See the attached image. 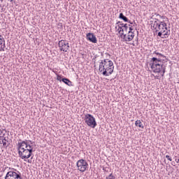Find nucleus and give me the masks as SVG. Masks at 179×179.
Here are the masks:
<instances>
[{
    "label": "nucleus",
    "mask_w": 179,
    "mask_h": 179,
    "mask_svg": "<svg viewBox=\"0 0 179 179\" xmlns=\"http://www.w3.org/2000/svg\"><path fill=\"white\" fill-rule=\"evenodd\" d=\"M17 146L18 155L21 159H29V157H31L33 145H30L27 141H21L17 143Z\"/></svg>",
    "instance_id": "1"
},
{
    "label": "nucleus",
    "mask_w": 179,
    "mask_h": 179,
    "mask_svg": "<svg viewBox=\"0 0 179 179\" xmlns=\"http://www.w3.org/2000/svg\"><path fill=\"white\" fill-rule=\"evenodd\" d=\"M162 59L157 57H152L150 60V66L154 73H160L162 72V76H164L166 73V66L162 64Z\"/></svg>",
    "instance_id": "2"
},
{
    "label": "nucleus",
    "mask_w": 179,
    "mask_h": 179,
    "mask_svg": "<svg viewBox=\"0 0 179 179\" xmlns=\"http://www.w3.org/2000/svg\"><path fill=\"white\" fill-rule=\"evenodd\" d=\"M152 27L154 30H155V33H158V36L162 37L163 34L166 33V31L167 30V24L164 21L159 22H154Z\"/></svg>",
    "instance_id": "3"
},
{
    "label": "nucleus",
    "mask_w": 179,
    "mask_h": 179,
    "mask_svg": "<svg viewBox=\"0 0 179 179\" xmlns=\"http://www.w3.org/2000/svg\"><path fill=\"white\" fill-rule=\"evenodd\" d=\"M84 121L88 127H90L91 128H96L97 126V123L96 122V119L93 115L90 114H87L85 115Z\"/></svg>",
    "instance_id": "4"
},
{
    "label": "nucleus",
    "mask_w": 179,
    "mask_h": 179,
    "mask_svg": "<svg viewBox=\"0 0 179 179\" xmlns=\"http://www.w3.org/2000/svg\"><path fill=\"white\" fill-rule=\"evenodd\" d=\"M113 65H114L113 61L105 59L99 62V72H103L108 66H113Z\"/></svg>",
    "instance_id": "5"
},
{
    "label": "nucleus",
    "mask_w": 179,
    "mask_h": 179,
    "mask_svg": "<svg viewBox=\"0 0 179 179\" xmlns=\"http://www.w3.org/2000/svg\"><path fill=\"white\" fill-rule=\"evenodd\" d=\"M76 166L79 171H80L81 173H85V171L89 166V164H87V162H86V160L81 159L77 162Z\"/></svg>",
    "instance_id": "6"
},
{
    "label": "nucleus",
    "mask_w": 179,
    "mask_h": 179,
    "mask_svg": "<svg viewBox=\"0 0 179 179\" xmlns=\"http://www.w3.org/2000/svg\"><path fill=\"white\" fill-rule=\"evenodd\" d=\"M59 48H60V51H64V52H67L68 50H69V43L66 40H61L59 41Z\"/></svg>",
    "instance_id": "7"
},
{
    "label": "nucleus",
    "mask_w": 179,
    "mask_h": 179,
    "mask_svg": "<svg viewBox=\"0 0 179 179\" xmlns=\"http://www.w3.org/2000/svg\"><path fill=\"white\" fill-rule=\"evenodd\" d=\"M5 179H22L20 176V173H17L15 171H8L5 177Z\"/></svg>",
    "instance_id": "8"
},
{
    "label": "nucleus",
    "mask_w": 179,
    "mask_h": 179,
    "mask_svg": "<svg viewBox=\"0 0 179 179\" xmlns=\"http://www.w3.org/2000/svg\"><path fill=\"white\" fill-rule=\"evenodd\" d=\"M87 40L90 41V43H94V44L97 43V38L93 33H87L86 35Z\"/></svg>",
    "instance_id": "9"
},
{
    "label": "nucleus",
    "mask_w": 179,
    "mask_h": 179,
    "mask_svg": "<svg viewBox=\"0 0 179 179\" xmlns=\"http://www.w3.org/2000/svg\"><path fill=\"white\" fill-rule=\"evenodd\" d=\"M113 72H114V65L108 66L105 71H102V75L103 76H110V75L113 74Z\"/></svg>",
    "instance_id": "10"
},
{
    "label": "nucleus",
    "mask_w": 179,
    "mask_h": 179,
    "mask_svg": "<svg viewBox=\"0 0 179 179\" xmlns=\"http://www.w3.org/2000/svg\"><path fill=\"white\" fill-rule=\"evenodd\" d=\"M127 38L129 41H132L134 40V37H135V33L133 31L132 27H130V31H127Z\"/></svg>",
    "instance_id": "11"
},
{
    "label": "nucleus",
    "mask_w": 179,
    "mask_h": 179,
    "mask_svg": "<svg viewBox=\"0 0 179 179\" xmlns=\"http://www.w3.org/2000/svg\"><path fill=\"white\" fill-rule=\"evenodd\" d=\"M62 82H63V83H65V85H67V86H73V84H72V81H70L69 78H62Z\"/></svg>",
    "instance_id": "12"
},
{
    "label": "nucleus",
    "mask_w": 179,
    "mask_h": 179,
    "mask_svg": "<svg viewBox=\"0 0 179 179\" xmlns=\"http://www.w3.org/2000/svg\"><path fill=\"white\" fill-rule=\"evenodd\" d=\"M119 19H121L124 22H129L128 17H127L122 13H120L119 15Z\"/></svg>",
    "instance_id": "13"
},
{
    "label": "nucleus",
    "mask_w": 179,
    "mask_h": 179,
    "mask_svg": "<svg viewBox=\"0 0 179 179\" xmlns=\"http://www.w3.org/2000/svg\"><path fill=\"white\" fill-rule=\"evenodd\" d=\"M3 146H4V148H8V146H9V145H10V143H8V140H6V137H3V138L1 141Z\"/></svg>",
    "instance_id": "14"
},
{
    "label": "nucleus",
    "mask_w": 179,
    "mask_h": 179,
    "mask_svg": "<svg viewBox=\"0 0 179 179\" xmlns=\"http://www.w3.org/2000/svg\"><path fill=\"white\" fill-rule=\"evenodd\" d=\"M120 37L121 38H122L123 41H129V39H128V36L127 35V34H124L123 32H122L120 34Z\"/></svg>",
    "instance_id": "15"
},
{
    "label": "nucleus",
    "mask_w": 179,
    "mask_h": 179,
    "mask_svg": "<svg viewBox=\"0 0 179 179\" xmlns=\"http://www.w3.org/2000/svg\"><path fill=\"white\" fill-rule=\"evenodd\" d=\"M135 125L136 127H138V128H141L142 129H143L144 128L143 124L142 123V122H141V120H136L135 122Z\"/></svg>",
    "instance_id": "16"
},
{
    "label": "nucleus",
    "mask_w": 179,
    "mask_h": 179,
    "mask_svg": "<svg viewBox=\"0 0 179 179\" xmlns=\"http://www.w3.org/2000/svg\"><path fill=\"white\" fill-rule=\"evenodd\" d=\"M170 36V30L169 31H166L164 34H162V35L159 37H161V38H166L167 36Z\"/></svg>",
    "instance_id": "17"
},
{
    "label": "nucleus",
    "mask_w": 179,
    "mask_h": 179,
    "mask_svg": "<svg viewBox=\"0 0 179 179\" xmlns=\"http://www.w3.org/2000/svg\"><path fill=\"white\" fill-rule=\"evenodd\" d=\"M128 24H124V27H123V32L125 31V33H128V29H129Z\"/></svg>",
    "instance_id": "18"
},
{
    "label": "nucleus",
    "mask_w": 179,
    "mask_h": 179,
    "mask_svg": "<svg viewBox=\"0 0 179 179\" xmlns=\"http://www.w3.org/2000/svg\"><path fill=\"white\" fill-rule=\"evenodd\" d=\"M118 26V29H117V31L119 32V34L121 35V33H124V29L122 27L120 26V25H117Z\"/></svg>",
    "instance_id": "19"
},
{
    "label": "nucleus",
    "mask_w": 179,
    "mask_h": 179,
    "mask_svg": "<svg viewBox=\"0 0 179 179\" xmlns=\"http://www.w3.org/2000/svg\"><path fill=\"white\" fill-rule=\"evenodd\" d=\"M155 16H157V17H161V19H169L167 17H166V16L164 15H161L159 14H157V13H155Z\"/></svg>",
    "instance_id": "20"
},
{
    "label": "nucleus",
    "mask_w": 179,
    "mask_h": 179,
    "mask_svg": "<svg viewBox=\"0 0 179 179\" xmlns=\"http://www.w3.org/2000/svg\"><path fill=\"white\" fill-rule=\"evenodd\" d=\"M153 54H155L156 55H159V57H162V58H166V57L164 56V55L162 54V53H159L157 51H155L153 52Z\"/></svg>",
    "instance_id": "21"
},
{
    "label": "nucleus",
    "mask_w": 179,
    "mask_h": 179,
    "mask_svg": "<svg viewBox=\"0 0 179 179\" xmlns=\"http://www.w3.org/2000/svg\"><path fill=\"white\" fill-rule=\"evenodd\" d=\"M20 141L22 142V140H20ZM22 142H27V143L31 145V146H33V144L34 143V142H33L30 140H25V141H23Z\"/></svg>",
    "instance_id": "22"
},
{
    "label": "nucleus",
    "mask_w": 179,
    "mask_h": 179,
    "mask_svg": "<svg viewBox=\"0 0 179 179\" xmlns=\"http://www.w3.org/2000/svg\"><path fill=\"white\" fill-rule=\"evenodd\" d=\"M106 179H115V176L113 173H110L108 176L106 177Z\"/></svg>",
    "instance_id": "23"
},
{
    "label": "nucleus",
    "mask_w": 179,
    "mask_h": 179,
    "mask_svg": "<svg viewBox=\"0 0 179 179\" xmlns=\"http://www.w3.org/2000/svg\"><path fill=\"white\" fill-rule=\"evenodd\" d=\"M57 80H59V82H62V77L61 76V75L57 76Z\"/></svg>",
    "instance_id": "24"
},
{
    "label": "nucleus",
    "mask_w": 179,
    "mask_h": 179,
    "mask_svg": "<svg viewBox=\"0 0 179 179\" xmlns=\"http://www.w3.org/2000/svg\"><path fill=\"white\" fill-rule=\"evenodd\" d=\"M131 27L133 29V31H134V29H136V22H135V21H134L133 25L131 26Z\"/></svg>",
    "instance_id": "25"
},
{
    "label": "nucleus",
    "mask_w": 179,
    "mask_h": 179,
    "mask_svg": "<svg viewBox=\"0 0 179 179\" xmlns=\"http://www.w3.org/2000/svg\"><path fill=\"white\" fill-rule=\"evenodd\" d=\"M3 43V41L2 40V36L0 35V45H2ZM1 50L3 49L0 48V52Z\"/></svg>",
    "instance_id": "26"
},
{
    "label": "nucleus",
    "mask_w": 179,
    "mask_h": 179,
    "mask_svg": "<svg viewBox=\"0 0 179 179\" xmlns=\"http://www.w3.org/2000/svg\"><path fill=\"white\" fill-rule=\"evenodd\" d=\"M5 41H3V46L1 45V47H0V48H2V50H1V51H5Z\"/></svg>",
    "instance_id": "27"
},
{
    "label": "nucleus",
    "mask_w": 179,
    "mask_h": 179,
    "mask_svg": "<svg viewBox=\"0 0 179 179\" xmlns=\"http://www.w3.org/2000/svg\"><path fill=\"white\" fill-rule=\"evenodd\" d=\"M166 158L168 159V160H169V162H172V159L171 157H170V155H166Z\"/></svg>",
    "instance_id": "28"
},
{
    "label": "nucleus",
    "mask_w": 179,
    "mask_h": 179,
    "mask_svg": "<svg viewBox=\"0 0 179 179\" xmlns=\"http://www.w3.org/2000/svg\"><path fill=\"white\" fill-rule=\"evenodd\" d=\"M154 22H156V23H160V22H162V21H160V20H159V19H157V18H154Z\"/></svg>",
    "instance_id": "29"
},
{
    "label": "nucleus",
    "mask_w": 179,
    "mask_h": 179,
    "mask_svg": "<svg viewBox=\"0 0 179 179\" xmlns=\"http://www.w3.org/2000/svg\"><path fill=\"white\" fill-rule=\"evenodd\" d=\"M127 23H129V24H134V21L131 22V20H129V22H127Z\"/></svg>",
    "instance_id": "30"
},
{
    "label": "nucleus",
    "mask_w": 179,
    "mask_h": 179,
    "mask_svg": "<svg viewBox=\"0 0 179 179\" xmlns=\"http://www.w3.org/2000/svg\"><path fill=\"white\" fill-rule=\"evenodd\" d=\"M124 25H125V24H120L118 26H120V27H124Z\"/></svg>",
    "instance_id": "31"
},
{
    "label": "nucleus",
    "mask_w": 179,
    "mask_h": 179,
    "mask_svg": "<svg viewBox=\"0 0 179 179\" xmlns=\"http://www.w3.org/2000/svg\"><path fill=\"white\" fill-rule=\"evenodd\" d=\"M129 27V31H130L131 29V26H132V24H129V25H127Z\"/></svg>",
    "instance_id": "32"
},
{
    "label": "nucleus",
    "mask_w": 179,
    "mask_h": 179,
    "mask_svg": "<svg viewBox=\"0 0 179 179\" xmlns=\"http://www.w3.org/2000/svg\"><path fill=\"white\" fill-rule=\"evenodd\" d=\"M103 171H108L107 168H103Z\"/></svg>",
    "instance_id": "33"
},
{
    "label": "nucleus",
    "mask_w": 179,
    "mask_h": 179,
    "mask_svg": "<svg viewBox=\"0 0 179 179\" xmlns=\"http://www.w3.org/2000/svg\"><path fill=\"white\" fill-rule=\"evenodd\" d=\"M3 132V131L0 129V135H2Z\"/></svg>",
    "instance_id": "34"
},
{
    "label": "nucleus",
    "mask_w": 179,
    "mask_h": 179,
    "mask_svg": "<svg viewBox=\"0 0 179 179\" xmlns=\"http://www.w3.org/2000/svg\"><path fill=\"white\" fill-rule=\"evenodd\" d=\"M116 24H121V22H117V23H116Z\"/></svg>",
    "instance_id": "35"
},
{
    "label": "nucleus",
    "mask_w": 179,
    "mask_h": 179,
    "mask_svg": "<svg viewBox=\"0 0 179 179\" xmlns=\"http://www.w3.org/2000/svg\"><path fill=\"white\" fill-rule=\"evenodd\" d=\"M94 66L96 67V62H94Z\"/></svg>",
    "instance_id": "36"
},
{
    "label": "nucleus",
    "mask_w": 179,
    "mask_h": 179,
    "mask_svg": "<svg viewBox=\"0 0 179 179\" xmlns=\"http://www.w3.org/2000/svg\"><path fill=\"white\" fill-rule=\"evenodd\" d=\"M28 163H31V160L29 159Z\"/></svg>",
    "instance_id": "37"
},
{
    "label": "nucleus",
    "mask_w": 179,
    "mask_h": 179,
    "mask_svg": "<svg viewBox=\"0 0 179 179\" xmlns=\"http://www.w3.org/2000/svg\"><path fill=\"white\" fill-rule=\"evenodd\" d=\"M8 1H9L10 2H13V0H8Z\"/></svg>",
    "instance_id": "38"
},
{
    "label": "nucleus",
    "mask_w": 179,
    "mask_h": 179,
    "mask_svg": "<svg viewBox=\"0 0 179 179\" xmlns=\"http://www.w3.org/2000/svg\"><path fill=\"white\" fill-rule=\"evenodd\" d=\"M176 163H179V159L176 160Z\"/></svg>",
    "instance_id": "39"
},
{
    "label": "nucleus",
    "mask_w": 179,
    "mask_h": 179,
    "mask_svg": "<svg viewBox=\"0 0 179 179\" xmlns=\"http://www.w3.org/2000/svg\"><path fill=\"white\" fill-rule=\"evenodd\" d=\"M59 26H61V27H62V24H59Z\"/></svg>",
    "instance_id": "40"
},
{
    "label": "nucleus",
    "mask_w": 179,
    "mask_h": 179,
    "mask_svg": "<svg viewBox=\"0 0 179 179\" xmlns=\"http://www.w3.org/2000/svg\"><path fill=\"white\" fill-rule=\"evenodd\" d=\"M22 148H24V149H26V145L22 146Z\"/></svg>",
    "instance_id": "41"
},
{
    "label": "nucleus",
    "mask_w": 179,
    "mask_h": 179,
    "mask_svg": "<svg viewBox=\"0 0 179 179\" xmlns=\"http://www.w3.org/2000/svg\"><path fill=\"white\" fill-rule=\"evenodd\" d=\"M153 16H155V15H152V16L151 17V19H153Z\"/></svg>",
    "instance_id": "42"
},
{
    "label": "nucleus",
    "mask_w": 179,
    "mask_h": 179,
    "mask_svg": "<svg viewBox=\"0 0 179 179\" xmlns=\"http://www.w3.org/2000/svg\"><path fill=\"white\" fill-rule=\"evenodd\" d=\"M1 1V2H3V0H0Z\"/></svg>",
    "instance_id": "43"
},
{
    "label": "nucleus",
    "mask_w": 179,
    "mask_h": 179,
    "mask_svg": "<svg viewBox=\"0 0 179 179\" xmlns=\"http://www.w3.org/2000/svg\"><path fill=\"white\" fill-rule=\"evenodd\" d=\"M31 159H33V157H31Z\"/></svg>",
    "instance_id": "44"
},
{
    "label": "nucleus",
    "mask_w": 179,
    "mask_h": 179,
    "mask_svg": "<svg viewBox=\"0 0 179 179\" xmlns=\"http://www.w3.org/2000/svg\"><path fill=\"white\" fill-rule=\"evenodd\" d=\"M115 29H117V27H115Z\"/></svg>",
    "instance_id": "45"
},
{
    "label": "nucleus",
    "mask_w": 179,
    "mask_h": 179,
    "mask_svg": "<svg viewBox=\"0 0 179 179\" xmlns=\"http://www.w3.org/2000/svg\"><path fill=\"white\" fill-rule=\"evenodd\" d=\"M0 138H2V136H0Z\"/></svg>",
    "instance_id": "46"
}]
</instances>
